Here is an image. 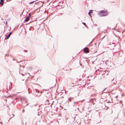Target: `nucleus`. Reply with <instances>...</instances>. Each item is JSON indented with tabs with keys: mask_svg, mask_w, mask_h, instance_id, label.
Returning <instances> with one entry per match:
<instances>
[{
	"mask_svg": "<svg viewBox=\"0 0 125 125\" xmlns=\"http://www.w3.org/2000/svg\"><path fill=\"white\" fill-rule=\"evenodd\" d=\"M99 15L101 16H104L107 15L108 13L105 11L102 10L99 11Z\"/></svg>",
	"mask_w": 125,
	"mask_h": 125,
	"instance_id": "nucleus-1",
	"label": "nucleus"
},
{
	"mask_svg": "<svg viewBox=\"0 0 125 125\" xmlns=\"http://www.w3.org/2000/svg\"><path fill=\"white\" fill-rule=\"evenodd\" d=\"M31 13H29L28 16L25 19L24 21V22H27L29 20V19L31 18Z\"/></svg>",
	"mask_w": 125,
	"mask_h": 125,
	"instance_id": "nucleus-2",
	"label": "nucleus"
},
{
	"mask_svg": "<svg viewBox=\"0 0 125 125\" xmlns=\"http://www.w3.org/2000/svg\"><path fill=\"white\" fill-rule=\"evenodd\" d=\"M12 33V32H10L7 36V37H6L5 39H8L10 37V36L11 35V34Z\"/></svg>",
	"mask_w": 125,
	"mask_h": 125,
	"instance_id": "nucleus-3",
	"label": "nucleus"
},
{
	"mask_svg": "<svg viewBox=\"0 0 125 125\" xmlns=\"http://www.w3.org/2000/svg\"><path fill=\"white\" fill-rule=\"evenodd\" d=\"M84 51L86 52L87 53L89 52V50H88L87 47H86L85 48V49L84 50Z\"/></svg>",
	"mask_w": 125,
	"mask_h": 125,
	"instance_id": "nucleus-4",
	"label": "nucleus"
},
{
	"mask_svg": "<svg viewBox=\"0 0 125 125\" xmlns=\"http://www.w3.org/2000/svg\"><path fill=\"white\" fill-rule=\"evenodd\" d=\"M4 1L3 0H0V5H3L4 3Z\"/></svg>",
	"mask_w": 125,
	"mask_h": 125,
	"instance_id": "nucleus-5",
	"label": "nucleus"
},
{
	"mask_svg": "<svg viewBox=\"0 0 125 125\" xmlns=\"http://www.w3.org/2000/svg\"><path fill=\"white\" fill-rule=\"evenodd\" d=\"M90 11H89V12L88 14H89V15L91 17V13H93V12H92V11H91V12H90Z\"/></svg>",
	"mask_w": 125,
	"mask_h": 125,
	"instance_id": "nucleus-6",
	"label": "nucleus"
},
{
	"mask_svg": "<svg viewBox=\"0 0 125 125\" xmlns=\"http://www.w3.org/2000/svg\"><path fill=\"white\" fill-rule=\"evenodd\" d=\"M69 102L71 101V98H68Z\"/></svg>",
	"mask_w": 125,
	"mask_h": 125,
	"instance_id": "nucleus-7",
	"label": "nucleus"
},
{
	"mask_svg": "<svg viewBox=\"0 0 125 125\" xmlns=\"http://www.w3.org/2000/svg\"><path fill=\"white\" fill-rule=\"evenodd\" d=\"M104 104H103L102 106V107L104 109L105 108L104 107Z\"/></svg>",
	"mask_w": 125,
	"mask_h": 125,
	"instance_id": "nucleus-8",
	"label": "nucleus"
},
{
	"mask_svg": "<svg viewBox=\"0 0 125 125\" xmlns=\"http://www.w3.org/2000/svg\"><path fill=\"white\" fill-rule=\"evenodd\" d=\"M112 112H113L112 110H111L110 111V114H112Z\"/></svg>",
	"mask_w": 125,
	"mask_h": 125,
	"instance_id": "nucleus-9",
	"label": "nucleus"
},
{
	"mask_svg": "<svg viewBox=\"0 0 125 125\" xmlns=\"http://www.w3.org/2000/svg\"><path fill=\"white\" fill-rule=\"evenodd\" d=\"M12 116L10 117V119H11V118L12 117H13L14 116V115L13 114H12Z\"/></svg>",
	"mask_w": 125,
	"mask_h": 125,
	"instance_id": "nucleus-10",
	"label": "nucleus"
},
{
	"mask_svg": "<svg viewBox=\"0 0 125 125\" xmlns=\"http://www.w3.org/2000/svg\"><path fill=\"white\" fill-rule=\"evenodd\" d=\"M82 23L84 25H85L86 24V23L84 22H82Z\"/></svg>",
	"mask_w": 125,
	"mask_h": 125,
	"instance_id": "nucleus-11",
	"label": "nucleus"
},
{
	"mask_svg": "<svg viewBox=\"0 0 125 125\" xmlns=\"http://www.w3.org/2000/svg\"><path fill=\"white\" fill-rule=\"evenodd\" d=\"M12 96H11V95H10L9 96V97H12Z\"/></svg>",
	"mask_w": 125,
	"mask_h": 125,
	"instance_id": "nucleus-12",
	"label": "nucleus"
},
{
	"mask_svg": "<svg viewBox=\"0 0 125 125\" xmlns=\"http://www.w3.org/2000/svg\"><path fill=\"white\" fill-rule=\"evenodd\" d=\"M21 75L22 76H24V74H22H22H21Z\"/></svg>",
	"mask_w": 125,
	"mask_h": 125,
	"instance_id": "nucleus-13",
	"label": "nucleus"
},
{
	"mask_svg": "<svg viewBox=\"0 0 125 125\" xmlns=\"http://www.w3.org/2000/svg\"><path fill=\"white\" fill-rule=\"evenodd\" d=\"M106 89V88H105V89H104V90H103V91H104V90H105Z\"/></svg>",
	"mask_w": 125,
	"mask_h": 125,
	"instance_id": "nucleus-14",
	"label": "nucleus"
},
{
	"mask_svg": "<svg viewBox=\"0 0 125 125\" xmlns=\"http://www.w3.org/2000/svg\"><path fill=\"white\" fill-rule=\"evenodd\" d=\"M12 116V115H11H11H10V116L11 117V116Z\"/></svg>",
	"mask_w": 125,
	"mask_h": 125,
	"instance_id": "nucleus-15",
	"label": "nucleus"
},
{
	"mask_svg": "<svg viewBox=\"0 0 125 125\" xmlns=\"http://www.w3.org/2000/svg\"><path fill=\"white\" fill-rule=\"evenodd\" d=\"M76 103V102H74V103Z\"/></svg>",
	"mask_w": 125,
	"mask_h": 125,
	"instance_id": "nucleus-16",
	"label": "nucleus"
},
{
	"mask_svg": "<svg viewBox=\"0 0 125 125\" xmlns=\"http://www.w3.org/2000/svg\"><path fill=\"white\" fill-rule=\"evenodd\" d=\"M24 111V110H23V111Z\"/></svg>",
	"mask_w": 125,
	"mask_h": 125,
	"instance_id": "nucleus-17",
	"label": "nucleus"
},
{
	"mask_svg": "<svg viewBox=\"0 0 125 125\" xmlns=\"http://www.w3.org/2000/svg\"><path fill=\"white\" fill-rule=\"evenodd\" d=\"M7 21H6V24L7 23Z\"/></svg>",
	"mask_w": 125,
	"mask_h": 125,
	"instance_id": "nucleus-18",
	"label": "nucleus"
},
{
	"mask_svg": "<svg viewBox=\"0 0 125 125\" xmlns=\"http://www.w3.org/2000/svg\"><path fill=\"white\" fill-rule=\"evenodd\" d=\"M72 99H73V98H72Z\"/></svg>",
	"mask_w": 125,
	"mask_h": 125,
	"instance_id": "nucleus-19",
	"label": "nucleus"
},
{
	"mask_svg": "<svg viewBox=\"0 0 125 125\" xmlns=\"http://www.w3.org/2000/svg\"><path fill=\"white\" fill-rule=\"evenodd\" d=\"M14 95V94H13V95Z\"/></svg>",
	"mask_w": 125,
	"mask_h": 125,
	"instance_id": "nucleus-20",
	"label": "nucleus"
},
{
	"mask_svg": "<svg viewBox=\"0 0 125 125\" xmlns=\"http://www.w3.org/2000/svg\"><path fill=\"white\" fill-rule=\"evenodd\" d=\"M94 104V103H93V104Z\"/></svg>",
	"mask_w": 125,
	"mask_h": 125,
	"instance_id": "nucleus-21",
	"label": "nucleus"
}]
</instances>
